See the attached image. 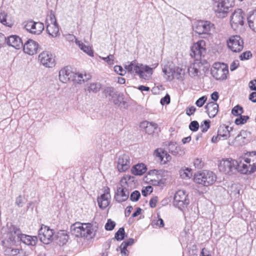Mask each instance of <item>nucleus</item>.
<instances>
[{"label":"nucleus","instance_id":"obj_17","mask_svg":"<svg viewBox=\"0 0 256 256\" xmlns=\"http://www.w3.org/2000/svg\"><path fill=\"white\" fill-rule=\"evenodd\" d=\"M243 12L241 9L236 10L232 14L230 17V24L232 27L236 29L239 25L242 26L244 24Z\"/></svg>","mask_w":256,"mask_h":256},{"label":"nucleus","instance_id":"obj_10","mask_svg":"<svg viewBox=\"0 0 256 256\" xmlns=\"http://www.w3.org/2000/svg\"><path fill=\"white\" fill-rule=\"evenodd\" d=\"M228 48L232 52H239L244 48V42L238 35H233L229 37L226 41Z\"/></svg>","mask_w":256,"mask_h":256},{"label":"nucleus","instance_id":"obj_15","mask_svg":"<svg viewBox=\"0 0 256 256\" xmlns=\"http://www.w3.org/2000/svg\"><path fill=\"white\" fill-rule=\"evenodd\" d=\"M14 232L17 236L18 239H20L24 244L28 246H35L38 242V238L36 236H30L22 234L19 228H14Z\"/></svg>","mask_w":256,"mask_h":256},{"label":"nucleus","instance_id":"obj_53","mask_svg":"<svg viewBox=\"0 0 256 256\" xmlns=\"http://www.w3.org/2000/svg\"><path fill=\"white\" fill-rule=\"evenodd\" d=\"M210 126V122L206 120L204 121L203 124H201L200 128L202 132H205L208 130Z\"/></svg>","mask_w":256,"mask_h":256},{"label":"nucleus","instance_id":"obj_33","mask_svg":"<svg viewBox=\"0 0 256 256\" xmlns=\"http://www.w3.org/2000/svg\"><path fill=\"white\" fill-rule=\"evenodd\" d=\"M143 64H138L135 61L132 62L128 65L125 66V68L132 74H139Z\"/></svg>","mask_w":256,"mask_h":256},{"label":"nucleus","instance_id":"obj_28","mask_svg":"<svg viewBox=\"0 0 256 256\" xmlns=\"http://www.w3.org/2000/svg\"><path fill=\"white\" fill-rule=\"evenodd\" d=\"M15 226H12L10 228V231L8 234V238H6L2 240V245L4 247H12L15 242V240L16 234L13 230V228Z\"/></svg>","mask_w":256,"mask_h":256},{"label":"nucleus","instance_id":"obj_60","mask_svg":"<svg viewBox=\"0 0 256 256\" xmlns=\"http://www.w3.org/2000/svg\"><path fill=\"white\" fill-rule=\"evenodd\" d=\"M196 110V108L194 106H191L188 108L186 109V114L187 115L190 116L194 114V112Z\"/></svg>","mask_w":256,"mask_h":256},{"label":"nucleus","instance_id":"obj_40","mask_svg":"<svg viewBox=\"0 0 256 256\" xmlns=\"http://www.w3.org/2000/svg\"><path fill=\"white\" fill-rule=\"evenodd\" d=\"M180 174L182 178H190L192 176V170L189 168L181 169L180 170Z\"/></svg>","mask_w":256,"mask_h":256},{"label":"nucleus","instance_id":"obj_29","mask_svg":"<svg viewBox=\"0 0 256 256\" xmlns=\"http://www.w3.org/2000/svg\"><path fill=\"white\" fill-rule=\"evenodd\" d=\"M205 108L210 118H213L216 116L218 111V105L214 102H210L207 104Z\"/></svg>","mask_w":256,"mask_h":256},{"label":"nucleus","instance_id":"obj_2","mask_svg":"<svg viewBox=\"0 0 256 256\" xmlns=\"http://www.w3.org/2000/svg\"><path fill=\"white\" fill-rule=\"evenodd\" d=\"M70 231L76 237L92 238L94 236V228L90 224L75 223L71 226Z\"/></svg>","mask_w":256,"mask_h":256},{"label":"nucleus","instance_id":"obj_38","mask_svg":"<svg viewBox=\"0 0 256 256\" xmlns=\"http://www.w3.org/2000/svg\"><path fill=\"white\" fill-rule=\"evenodd\" d=\"M185 74L184 70L182 68L174 66V78L182 80L184 78Z\"/></svg>","mask_w":256,"mask_h":256},{"label":"nucleus","instance_id":"obj_20","mask_svg":"<svg viewBox=\"0 0 256 256\" xmlns=\"http://www.w3.org/2000/svg\"><path fill=\"white\" fill-rule=\"evenodd\" d=\"M110 189L107 188L104 194L98 198L97 200L98 206L102 210L105 209L110 204Z\"/></svg>","mask_w":256,"mask_h":256},{"label":"nucleus","instance_id":"obj_31","mask_svg":"<svg viewBox=\"0 0 256 256\" xmlns=\"http://www.w3.org/2000/svg\"><path fill=\"white\" fill-rule=\"evenodd\" d=\"M102 85L100 82H94L87 84L84 90V91L88 94H96L101 89Z\"/></svg>","mask_w":256,"mask_h":256},{"label":"nucleus","instance_id":"obj_12","mask_svg":"<svg viewBox=\"0 0 256 256\" xmlns=\"http://www.w3.org/2000/svg\"><path fill=\"white\" fill-rule=\"evenodd\" d=\"M188 196V194L183 190L177 191L174 196V205L178 209L182 210L189 204Z\"/></svg>","mask_w":256,"mask_h":256},{"label":"nucleus","instance_id":"obj_41","mask_svg":"<svg viewBox=\"0 0 256 256\" xmlns=\"http://www.w3.org/2000/svg\"><path fill=\"white\" fill-rule=\"evenodd\" d=\"M116 92L115 91V90L114 88L112 87H108L106 88L104 90V94L105 96L108 97H110V100L112 98H114V96H116Z\"/></svg>","mask_w":256,"mask_h":256},{"label":"nucleus","instance_id":"obj_54","mask_svg":"<svg viewBox=\"0 0 256 256\" xmlns=\"http://www.w3.org/2000/svg\"><path fill=\"white\" fill-rule=\"evenodd\" d=\"M252 56V53L250 51H246L242 53L240 56V58L242 60H246L250 58Z\"/></svg>","mask_w":256,"mask_h":256},{"label":"nucleus","instance_id":"obj_7","mask_svg":"<svg viewBox=\"0 0 256 256\" xmlns=\"http://www.w3.org/2000/svg\"><path fill=\"white\" fill-rule=\"evenodd\" d=\"M214 29V24L210 21L199 20L194 22V30L198 34H210Z\"/></svg>","mask_w":256,"mask_h":256},{"label":"nucleus","instance_id":"obj_56","mask_svg":"<svg viewBox=\"0 0 256 256\" xmlns=\"http://www.w3.org/2000/svg\"><path fill=\"white\" fill-rule=\"evenodd\" d=\"M114 71L118 74L123 76L126 74V70L120 66H116L114 67Z\"/></svg>","mask_w":256,"mask_h":256},{"label":"nucleus","instance_id":"obj_6","mask_svg":"<svg viewBox=\"0 0 256 256\" xmlns=\"http://www.w3.org/2000/svg\"><path fill=\"white\" fill-rule=\"evenodd\" d=\"M211 73L217 80H225L228 73V66L223 63H214L212 68Z\"/></svg>","mask_w":256,"mask_h":256},{"label":"nucleus","instance_id":"obj_61","mask_svg":"<svg viewBox=\"0 0 256 256\" xmlns=\"http://www.w3.org/2000/svg\"><path fill=\"white\" fill-rule=\"evenodd\" d=\"M194 164L195 168H202L203 166L202 160L198 158L194 160Z\"/></svg>","mask_w":256,"mask_h":256},{"label":"nucleus","instance_id":"obj_46","mask_svg":"<svg viewBox=\"0 0 256 256\" xmlns=\"http://www.w3.org/2000/svg\"><path fill=\"white\" fill-rule=\"evenodd\" d=\"M158 171L156 170H150L146 177V180L150 178H156L158 179Z\"/></svg>","mask_w":256,"mask_h":256},{"label":"nucleus","instance_id":"obj_52","mask_svg":"<svg viewBox=\"0 0 256 256\" xmlns=\"http://www.w3.org/2000/svg\"><path fill=\"white\" fill-rule=\"evenodd\" d=\"M207 97L206 96H202L196 102V104L198 107H202L204 106L206 101Z\"/></svg>","mask_w":256,"mask_h":256},{"label":"nucleus","instance_id":"obj_45","mask_svg":"<svg viewBox=\"0 0 256 256\" xmlns=\"http://www.w3.org/2000/svg\"><path fill=\"white\" fill-rule=\"evenodd\" d=\"M243 112L242 108L239 105L235 106L232 110V113L235 116L242 115Z\"/></svg>","mask_w":256,"mask_h":256},{"label":"nucleus","instance_id":"obj_42","mask_svg":"<svg viewBox=\"0 0 256 256\" xmlns=\"http://www.w3.org/2000/svg\"><path fill=\"white\" fill-rule=\"evenodd\" d=\"M68 236L64 231H62L60 233H59L58 236V238L59 240L60 244H66L68 242Z\"/></svg>","mask_w":256,"mask_h":256},{"label":"nucleus","instance_id":"obj_63","mask_svg":"<svg viewBox=\"0 0 256 256\" xmlns=\"http://www.w3.org/2000/svg\"><path fill=\"white\" fill-rule=\"evenodd\" d=\"M239 61L238 60H234L230 65V70H234L239 66Z\"/></svg>","mask_w":256,"mask_h":256},{"label":"nucleus","instance_id":"obj_11","mask_svg":"<svg viewBox=\"0 0 256 256\" xmlns=\"http://www.w3.org/2000/svg\"><path fill=\"white\" fill-rule=\"evenodd\" d=\"M206 42L203 40H198L190 48V55L196 60H199L206 53Z\"/></svg>","mask_w":256,"mask_h":256},{"label":"nucleus","instance_id":"obj_19","mask_svg":"<svg viewBox=\"0 0 256 256\" xmlns=\"http://www.w3.org/2000/svg\"><path fill=\"white\" fill-rule=\"evenodd\" d=\"M38 48V44L32 40H28L23 46L24 52L29 55L36 54Z\"/></svg>","mask_w":256,"mask_h":256},{"label":"nucleus","instance_id":"obj_13","mask_svg":"<svg viewBox=\"0 0 256 256\" xmlns=\"http://www.w3.org/2000/svg\"><path fill=\"white\" fill-rule=\"evenodd\" d=\"M54 232L49 227L42 226L39 230V238L40 241L44 244H49L54 240Z\"/></svg>","mask_w":256,"mask_h":256},{"label":"nucleus","instance_id":"obj_64","mask_svg":"<svg viewBox=\"0 0 256 256\" xmlns=\"http://www.w3.org/2000/svg\"><path fill=\"white\" fill-rule=\"evenodd\" d=\"M248 86L251 90L256 91V80L250 81L248 84Z\"/></svg>","mask_w":256,"mask_h":256},{"label":"nucleus","instance_id":"obj_39","mask_svg":"<svg viewBox=\"0 0 256 256\" xmlns=\"http://www.w3.org/2000/svg\"><path fill=\"white\" fill-rule=\"evenodd\" d=\"M8 16V14L4 11H2L0 12V22L2 24L4 25L7 26L10 28H12L13 26V24L10 22H7L6 21V17Z\"/></svg>","mask_w":256,"mask_h":256},{"label":"nucleus","instance_id":"obj_32","mask_svg":"<svg viewBox=\"0 0 256 256\" xmlns=\"http://www.w3.org/2000/svg\"><path fill=\"white\" fill-rule=\"evenodd\" d=\"M111 100L115 105H116L120 108H124L128 107V104L124 100L123 95L116 92L114 98H112Z\"/></svg>","mask_w":256,"mask_h":256},{"label":"nucleus","instance_id":"obj_8","mask_svg":"<svg viewBox=\"0 0 256 256\" xmlns=\"http://www.w3.org/2000/svg\"><path fill=\"white\" fill-rule=\"evenodd\" d=\"M126 186H127L126 179L123 178L120 180V184L117 187L114 196L116 200L118 202H124L128 198L129 192L126 188Z\"/></svg>","mask_w":256,"mask_h":256},{"label":"nucleus","instance_id":"obj_14","mask_svg":"<svg viewBox=\"0 0 256 256\" xmlns=\"http://www.w3.org/2000/svg\"><path fill=\"white\" fill-rule=\"evenodd\" d=\"M38 60L40 63L46 68H53L56 64L54 56L48 52H43L38 56Z\"/></svg>","mask_w":256,"mask_h":256},{"label":"nucleus","instance_id":"obj_4","mask_svg":"<svg viewBox=\"0 0 256 256\" xmlns=\"http://www.w3.org/2000/svg\"><path fill=\"white\" fill-rule=\"evenodd\" d=\"M46 30L48 34L52 37H56L60 35L59 27L56 22L54 13L52 10L48 16L46 20Z\"/></svg>","mask_w":256,"mask_h":256},{"label":"nucleus","instance_id":"obj_27","mask_svg":"<svg viewBox=\"0 0 256 256\" xmlns=\"http://www.w3.org/2000/svg\"><path fill=\"white\" fill-rule=\"evenodd\" d=\"M174 66L172 64H167L162 68L164 77L166 80L171 81L174 79Z\"/></svg>","mask_w":256,"mask_h":256},{"label":"nucleus","instance_id":"obj_37","mask_svg":"<svg viewBox=\"0 0 256 256\" xmlns=\"http://www.w3.org/2000/svg\"><path fill=\"white\" fill-rule=\"evenodd\" d=\"M250 28L256 32V12L250 14L248 18Z\"/></svg>","mask_w":256,"mask_h":256},{"label":"nucleus","instance_id":"obj_44","mask_svg":"<svg viewBox=\"0 0 256 256\" xmlns=\"http://www.w3.org/2000/svg\"><path fill=\"white\" fill-rule=\"evenodd\" d=\"M4 254L8 256H14L18 253V250L16 248H12V247H4Z\"/></svg>","mask_w":256,"mask_h":256},{"label":"nucleus","instance_id":"obj_5","mask_svg":"<svg viewBox=\"0 0 256 256\" xmlns=\"http://www.w3.org/2000/svg\"><path fill=\"white\" fill-rule=\"evenodd\" d=\"M238 160L232 158L222 159L218 164L220 170L226 174H230L234 170L238 172Z\"/></svg>","mask_w":256,"mask_h":256},{"label":"nucleus","instance_id":"obj_30","mask_svg":"<svg viewBox=\"0 0 256 256\" xmlns=\"http://www.w3.org/2000/svg\"><path fill=\"white\" fill-rule=\"evenodd\" d=\"M157 66L158 64L154 68H152L148 66L143 65L138 74L140 77L144 80H149L153 73V69Z\"/></svg>","mask_w":256,"mask_h":256},{"label":"nucleus","instance_id":"obj_16","mask_svg":"<svg viewBox=\"0 0 256 256\" xmlns=\"http://www.w3.org/2000/svg\"><path fill=\"white\" fill-rule=\"evenodd\" d=\"M24 28L30 34H40L44 30V25L42 22L30 20L26 22Z\"/></svg>","mask_w":256,"mask_h":256},{"label":"nucleus","instance_id":"obj_50","mask_svg":"<svg viewBox=\"0 0 256 256\" xmlns=\"http://www.w3.org/2000/svg\"><path fill=\"white\" fill-rule=\"evenodd\" d=\"M140 196V192L138 190H134L131 194L130 199L132 202H136L139 200Z\"/></svg>","mask_w":256,"mask_h":256},{"label":"nucleus","instance_id":"obj_57","mask_svg":"<svg viewBox=\"0 0 256 256\" xmlns=\"http://www.w3.org/2000/svg\"><path fill=\"white\" fill-rule=\"evenodd\" d=\"M153 188L151 186H148L142 190V194L146 196L152 192Z\"/></svg>","mask_w":256,"mask_h":256},{"label":"nucleus","instance_id":"obj_3","mask_svg":"<svg viewBox=\"0 0 256 256\" xmlns=\"http://www.w3.org/2000/svg\"><path fill=\"white\" fill-rule=\"evenodd\" d=\"M216 176L214 172L208 170H203L195 174L194 182L199 184L208 186L213 184L216 181Z\"/></svg>","mask_w":256,"mask_h":256},{"label":"nucleus","instance_id":"obj_43","mask_svg":"<svg viewBox=\"0 0 256 256\" xmlns=\"http://www.w3.org/2000/svg\"><path fill=\"white\" fill-rule=\"evenodd\" d=\"M125 234L124 229V228H120L115 234L114 238L117 240H122L124 238Z\"/></svg>","mask_w":256,"mask_h":256},{"label":"nucleus","instance_id":"obj_21","mask_svg":"<svg viewBox=\"0 0 256 256\" xmlns=\"http://www.w3.org/2000/svg\"><path fill=\"white\" fill-rule=\"evenodd\" d=\"M74 72L68 67H64L59 72V79L63 83H67L72 80Z\"/></svg>","mask_w":256,"mask_h":256},{"label":"nucleus","instance_id":"obj_18","mask_svg":"<svg viewBox=\"0 0 256 256\" xmlns=\"http://www.w3.org/2000/svg\"><path fill=\"white\" fill-rule=\"evenodd\" d=\"M130 166V160L128 155L124 154L119 156L117 168L120 172L127 170Z\"/></svg>","mask_w":256,"mask_h":256},{"label":"nucleus","instance_id":"obj_51","mask_svg":"<svg viewBox=\"0 0 256 256\" xmlns=\"http://www.w3.org/2000/svg\"><path fill=\"white\" fill-rule=\"evenodd\" d=\"M200 127L198 122L196 120L192 121L190 125L189 128L193 132H196L198 130Z\"/></svg>","mask_w":256,"mask_h":256},{"label":"nucleus","instance_id":"obj_35","mask_svg":"<svg viewBox=\"0 0 256 256\" xmlns=\"http://www.w3.org/2000/svg\"><path fill=\"white\" fill-rule=\"evenodd\" d=\"M146 171V167L144 164H139L132 167V172L136 176H141Z\"/></svg>","mask_w":256,"mask_h":256},{"label":"nucleus","instance_id":"obj_55","mask_svg":"<svg viewBox=\"0 0 256 256\" xmlns=\"http://www.w3.org/2000/svg\"><path fill=\"white\" fill-rule=\"evenodd\" d=\"M152 224L153 226L156 225V226H158L159 227H164V220H162V218H158L156 220H154L152 222Z\"/></svg>","mask_w":256,"mask_h":256},{"label":"nucleus","instance_id":"obj_26","mask_svg":"<svg viewBox=\"0 0 256 256\" xmlns=\"http://www.w3.org/2000/svg\"><path fill=\"white\" fill-rule=\"evenodd\" d=\"M232 130V128L224 125L221 126L218 129V138L220 140L227 139L230 136V132Z\"/></svg>","mask_w":256,"mask_h":256},{"label":"nucleus","instance_id":"obj_47","mask_svg":"<svg viewBox=\"0 0 256 256\" xmlns=\"http://www.w3.org/2000/svg\"><path fill=\"white\" fill-rule=\"evenodd\" d=\"M240 116L239 118H238L235 120V124L237 125L242 124H245L248 120L249 118V117L248 116L242 115Z\"/></svg>","mask_w":256,"mask_h":256},{"label":"nucleus","instance_id":"obj_1","mask_svg":"<svg viewBox=\"0 0 256 256\" xmlns=\"http://www.w3.org/2000/svg\"><path fill=\"white\" fill-rule=\"evenodd\" d=\"M238 172L250 174L256 171V152L246 154L238 158Z\"/></svg>","mask_w":256,"mask_h":256},{"label":"nucleus","instance_id":"obj_22","mask_svg":"<svg viewBox=\"0 0 256 256\" xmlns=\"http://www.w3.org/2000/svg\"><path fill=\"white\" fill-rule=\"evenodd\" d=\"M4 42H6L8 46L18 50L20 48L23 46L21 38L16 35H12L8 36V38H6V40Z\"/></svg>","mask_w":256,"mask_h":256},{"label":"nucleus","instance_id":"obj_25","mask_svg":"<svg viewBox=\"0 0 256 256\" xmlns=\"http://www.w3.org/2000/svg\"><path fill=\"white\" fill-rule=\"evenodd\" d=\"M156 157L162 164H166L171 160V156L162 149H157L154 152Z\"/></svg>","mask_w":256,"mask_h":256},{"label":"nucleus","instance_id":"obj_59","mask_svg":"<svg viewBox=\"0 0 256 256\" xmlns=\"http://www.w3.org/2000/svg\"><path fill=\"white\" fill-rule=\"evenodd\" d=\"M177 148L178 147L175 144H169L168 150L174 155H176L178 153Z\"/></svg>","mask_w":256,"mask_h":256},{"label":"nucleus","instance_id":"obj_62","mask_svg":"<svg viewBox=\"0 0 256 256\" xmlns=\"http://www.w3.org/2000/svg\"><path fill=\"white\" fill-rule=\"evenodd\" d=\"M16 204L19 207H22L24 206L23 198L22 196H19L16 198Z\"/></svg>","mask_w":256,"mask_h":256},{"label":"nucleus","instance_id":"obj_23","mask_svg":"<svg viewBox=\"0 0 256 256\" xmlns=\"http://www.w3.org/2000/svg\"><path fill=\"white\" fill-rule=\"evenodd\" d=\"M142 130H144L145 132L148 134H152L157 130L158 124L154 122H150L144 121L140 124V126Z\"/></svg>","mask_w":256,"mask_h":256},{"label":"nucleus","instance_id":"obj_36","mask_svg":"<svg viewBox=\"0 0 256 256\" xmlns=\"http://www.w3.org/2000/svg\"><path fill=\"white\" fill-rule=\"evenodd\" d=\"M76 43L84 52L86 53L90 56H94V52L90 46L84 44L80 40H76Z\"/></svg>","mask_w":256,"mask_h":256},{"label":"nucleus","instance_id":"obj_9","mask_svg":"<svg viewBox=\"0 0 256 256\" xmlns=\"http://www.w3.org/2000/svg\"><path fill=\"white\" fill-rule=\"evenodd\" d=\"M230 6L228 0H216L214 4V10L216 16L220 18H224Z\"/></svg>","mask_w":256,"mask_h":256},{"label":"nucleus","instance_id":"obj_58","mask_svg":"<svg viewBox=\"0 0 256 256\" xmlns=\"http://www.w3.org/2000/svg\"><path fill=\"white\" fill-rule=\"evenodd\" d=\"M170 96L166 94L164 98H162L160 100V104L164 106L165 104H169L170 103Z\"/></svg>","mask_w":256,"mask_h":256},{"label":"nucleus","instance_id":"obj_49","mask_svg":"<svg viewBox=\"0 0 256 256\" xmlns=\"http://www.w3.org/2000/svg\"><path fill=\"white\" fill-rule=\"evenodd\" d=\"M116 226V222L111 219H108L105 224V229L106 230H112Z\"/></svg>","mask_w":256,"mask_h":256},{"label":"nucleus","instance_id":"obj_24","mask_svg":"<svg viewBox=\"0 0 256 256\" xmlns=\"http://www.w3.org/2000/svg\"><path fill=\"white\" fill-rule=\"evenodd\" d=\"M90 78L91 76L90 74L74 72L72 81L76 84H82Z\"/></svg>","mask_w":256,"mask_h":256},{"label":"nucleus","instance_id":"obj_34","mask_svg":"<svg viewBox=\"0 0 256 256\" xmlns=\"http://www.w3.org/2000/svg\"><path fill=\"white\" fill-rule=\"evenodd\" d=\"M200 67V63H194L192 64L188 68V72L190 76L192 78H194L198 76L200 73L199 69Z\"/></svg>","mask_w":256,"mask_h":256},{"label":"nucleus","instance_id":"obj_48","mask_svg":"<svg viewBox=\"0 0 256 256\" xmlns=\"http://www.w3.org/2000/svg\"><path fill=\"white\" fill-rule=\"evenodd\" d=\"M99 58L104 60L108 65H112L114 64V57L112 54H110L106 57L100 56Z\"/></svg>","mask_w":256,"mask_h":256}]
</instances>
